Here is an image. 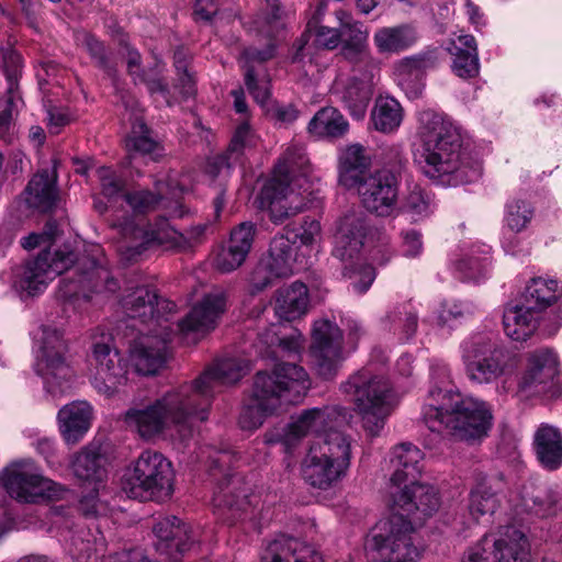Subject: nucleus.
I'll list each match as a JSON object with an SVG mask.
<instances>
[{
    "label": "nucleus",
    "mask_w": 562,
    "mask_h": 562,
    "mask_svg": "<svg viewBox=\"0 0 562 562\" xmlns=\"http://www.w3.org/2000/svg\"><path fill=\"white\" fill-rule=\"evenodd\" d=\"M307 32L314 34L316 45L326 49H335L341 43L340 25L338 27L319 25L316 16L308 21Z\"/></svg>",
    "instance_id": "obj_63"
},
{
    "label": "nucleus",
    "mask_w": 562,
    "mask_h": 562,
    "mask_svg": "<svg viewBox=\"0 0 562 562\" xmlns=\"http://www.w3.org/2000/svg\"><path fill=\"white\" fill-rule=\"evenodd\" d=\"M256 375H263L271 380V385L267 389L271 395L278 396L280 406L283 403L300 402L311 386L307 372L296 363L281 362L276 364L271 373L258 372Z\"/></svg>",
    "instance_id": "obj_23"
},
{
    "label": "nucleus",
    "mask_w": 562,
    "mask_h": 562,
    "mask_svg": "<svg viewBox=\"0 0 562 562\" xmlns=\"http://www.w3.org/2000/svg\"><path fill=\"white\" fill-rule=\"evenodd\" d=\"M533 216L530 203L521 199H514L505 206L504 221L509 229L519 233L527 227Z\"/></svg>",
    "instance_id": "obj_58"
},
{
    "label": "nucleus",
    "mask_w": 562,
    "mask_h": 562,
    "mask_svg": "<svg viewBox=\"0 0 562 562\" xmlns=\"http://www.w3.org/2000/svg\"><path fill=\"white\" fill-rule=\"evenodd\" d=\"M420 150L415 161L434 182L457 187L476 181L482 173L481 162L462 147L459 128L441 114L425 110L419 113Z\"/></svg>",
    "instance_id": "obj_3"
},
{
    "label": "nucleus",
    "mask_w": 562,
    "mask_h": 562,
    "mask_svg": "<svg viewBox=\"0 0 562 562\" xmlns=\"http://www.w3.org/2000/svg\"><path fill=\"white\" fill-rule=\"evenodd\" d=\"M349 130V123L344 115L333 106L318 110L311 119L307 131L316 137L339 138Z\"/></svg>",
    "instance_id": "obj_44"
},
{
    "label": "nucleus",
    "mask_w": 562,
    "mask_h": 562,
    "mask_svg": "<svg viewBox=\"0 0 562 562\" xmlns=\"http://www.w3.org/2000/svg\"><path fill=\"white\" fill-rule=\"evenodd\" d=\"M115 227L124 239L140 240L137 246H148L150 244L178 246L177 231L171 228L167 218L162 216L157 218L154 224H147L146 226H138L132 218L125 217Z\"/></svg>",
    "instance_id": "obj_28"
},
{
    "label": "nucleus",
    "mask_w": 562,
    "mask_h": 562,
    "mask_svg": "<svg viewBox=\"0 0 562 562\" xmlns=\"http://www.w3.org/2000/svg\"><path fill=\"white\" fill-rule=\"evenodd\" d=\"M81 43L93 61V65L112 77L115 72V66L111 58V50L105 46L104 42L99 40L95 35L85 32L81 37Z\"/></svg>",
    "instance_id": "obj_55"
},
{
    "label": "nucleus",
    "mask_w": 562,
    "mask_h": 562,
    "mask_svg": "<svg viewBox=\"0 0 562 562\" xmlns=\"http://www.w3.org/2000/svg\"><path fill=\"white\" fill-rule=\"evenodd\" d=\"M226 312V295L215 291L199 300L178 323L181 337L188 342H198L220 324Z\"/></svg>",
    "instance_id": "obj_18"
},
{
    "label": "nucleus",
    "mask_w": 562,
    "mask_h": 562,
    "mask_svg": "<svg viewBox=\"0 0 562 562\" xmlns=\"http://www.w3.org/2000/svg\"><path fill=\"white\" fill-rule=\"evenodd\" d=\"M533 446L538 460L548 470L562 465V434L551 425L542 424L535 432Z\"/></svg>",
    "instance_id": "obj_39"
},
{
    "label": "nucleus",
    "mask_w": 562,
    "mask_h": 562,
    "mask_svg": "<svg viewBox=\"0 0 562 562\" xmlns=\"http://www.w3.org/2000/svg\"><path fill=\"white\" fill-rule=\"evenodd\" d=\"M70 268L76 270L77 279L60 280L59 295L64 300L90 301L120 288L102 248H42L12 269L11 286L22 300L38 296Z\"/></svg>",
    "instance_id": "obj_2"
},
{
    "label": "nucleus",
    "mask_w": 562,
    "mask_h": 562,
    "mask_svg": "<svg viewBox=\"0 0 562 562\" xmlns=\"http://www.w3.org/2000/svg\"><path fill=\"white\" fill-rule=\"evenodd\" d=\"M341 390L353 402L368 435L378 436L392 409L389 381L374 374L371 369L363 368L342 383Z\"/></svg>",
    "instance_id": "obj_8"
},
{
    "label": "nucleus",
    "mask_w": 562,
    "mask_h": 562,
    "mask_svg": "<svg viewBox=\"0 0 562 562\" xmlns=\"http://www.w3.org/2000/svg\"><path fill=\"white\" fill-rule=\"evenodd\" d=\"M417 40L415 30L406 24L381 27L373 36L378 50L382 54L400 53L411 47Z\"/></svg>",
    "instance_id": "obj_46"
},
{
    "label": "nucleus",
    "mask_w": 562,
    "mask_h": 562,
    "mask_svg": "<svg viewBox=\"0 0 562 562\" xmlns=\"http://www.w3.org/2000/svg\"><path fill=\"white\" fill-rule=\"evenodd\" d=\"M311 246L321 241V224L316 220H305L303 224L284 226L272 239L274 246L295 245Z\"/></svg>",
    "instance_id": "obj_47"
},
{
    "label": "nucleus",
    "mask_w": 562,
    "mask_h": 562,
    "mask_svg": "<svg viewBox=\"0 0 562 562\" xmlns=\"http://www.w3.org/2000/svg\"><path fill=\"white\" fill-rule=\"evenodd\" d=\"M347 470L335 464L310 447L303 461L302 475L315 488L328 490L346 476Z\"/></svg>",
    "instance_id": "obj_35"
},
{
    "label": "nucleus",
    "mask_w": 562,
    "mask_h": 562,
    "mask_svg": "<svg viewBox=\"0 0 562 562\" xmlns=\"http://www.w3.org/2000/svg\"><path fill=\"white\" fill-rule=\"evenodd\" d=\"M307 162L304 148L297 145L289 146L280 156L274 166L276 175L285 176L291 179V175Z\"/></svg>",
    "instance_id": "obj_61"
},
{
    "label": "nucleus",
    "mask_w": 562,
    "mask_h": 562,
    "mask_svg": "<svg viewBox=\"0 0 562 562\" xmlns=\"http://www.w3.org/2000/svg\"><path fill=\"white\" fill-rule=\"evenodd\" d=\"M340 54L358 70H366V76H370L371 79L374 78V72L379 71L378 60L372 56L369 44L341 47Z\"/></svg>",
    "instance_id": "obj_57"
},
{
    "label": "nucleus",
    "mask_w": 562,
    "mask_h": 562,
    "mask_svg": "<svg viewBox=\"0 0 562 562\" xmlns=\"http://www.w3.org/2000/svg\"><path fill=\"white\" fill-rule=\"evenodd\" d=\"M0 485L10 497L25 504L59 501L68 492L65 485L45 476L31 459L14 461L0 471Z\"/></svg>",
    "instance_id": "obj_11"
},
{
    "label": "nucleus",
    "mask_w": 562,
    "mask_h": 562,
    "mask_svg": "<svg viewBox=\"0 0 562 562\" xmlns=\"http://www.w3.org/2000/svg\"><path fill=\"white\" fill-rule=\"evenodd\" d=\"M558 374V358L550 349L541 348L526 357V368L519 381L522 391L540 392Z\"/></svg>",
    "instance_id": "obj_27"
},
{
    "label": "nucleus",
    "mask_w": 562,
    "mask_h": 562,
    "mask_svg": "<svg viewBox=\"0 0 562 562\" xmlns=\"http://www.w3.org/2000/svg\"><path fill=\"white\" fill-rule=\"evenodd\" d=\"M310 351L316 373L331 380L344 360L342 331L336 323L327 318L314 322Z\"/></svg>",
    "instance_id": "obj_16"
},
{
    "label": "nucleus",
    "mask_w": 562,
    "mask_h": 562,
    "mask_svg": "<svg viewBox=\"0 0 562 562\" xmlns=\"http://www.w3.org/2000/svg\"><path fill=\"white\" fill-rule=\"evenodd\" d=\"M290 181L289 177L276 175L273 170V176L265 182L258 195L260 207L269 210L274 223L303 212L306 206L304 198L290 187Z\"/></svg>",
    "instance_id": "obj_21"
},
{
    "label": "nucleus",
    "mask_w": 562,
    "mask_h": 562,
    "mask_svg": "<svg viewBox=\"0 0 562 562\" xmlns=\"http://www.w3.org/2000/svg\"><path fill=\"white\" fill-rule=\"evenodd\" d=\"M180 190L171 180L155 182V192L149 190L136 191L125 195L126 202L138 213H146L161 205L169 217L182 218L189 210L180 202Z\"/></svg>",
    "instance_id": "obj_25"
},
{
    "label": "nucleus",
    "mask_w": 562,
    "mask_h": 562,
    "mask_svg": "<svg viewBox=\"0 0 562 562\" xmlns=\"http://www.w3.org/2000/svg\"><path fill=\"white\" fill-rule=\"evenodd\" d=\"M70 268L76 270L77 279L60 280L59 295L64 300L90 301L120 288L102 248H42L12 269L11 286L22 300L38 296Z\"/></svg>",
    "instance_id": "obj_1"
},
{
    "label": "nucleus",
    "mask_w": 562,
    "mask_h": 562,
    "mask_svg": "<svg viewBox=\"0 0 562 562\" xmlns=\"http://www.w3.org/2000/svg\"><path fill=\"white\" fill-rule=\"evenodd\" d=\"M462 562H529V543L516 527H501L470 548Z\"/></svg>",
    "instance_id": "obj_15"
},
{
    "label": "nucleus",
    "mask_w": 562,
    "mask_h": 562,
    "mask_svg": "<svg viewBox=\"0 0 562 562\" xmlns=\"http://www.w3.org/2000/svg\"><path fill=\"white\" fill-rule=\"evenodd\" d=\"M281 325H271L259 335L260 340L268 348H279L284 356H299L303 349V335L297 329H292L289 335L281 336Z\"/></svg>",
    "instance_id": "obj_51"
},
{
    "label": "nucleus",
    "mask_w": 562,
    "mask_h": 562,
    "mask_svg": "<svg viewBox=\"0 0 562 562\" xmlns=\"http://www.w3.org/2000/svg\"><path fill=\"white\" fill-rule=\"evenodd\" d=\"M503 326L505 334L513 340H526L536 330L537 312L527 304L507 307L503 315Z\"/></svg>",
    "instance_id": "obj_42"
},
{
    "label": "nucleus",
    "mask_w": 562,
    "mask_h": 562,
    "mask_svg": "<svg viewBox=\"0 0 562 562\" xmlns=\"http://www.w3.org/2000/svg\"><path fill=\"white\" fill-rule=\"evenodd\" d=\"M498 506L496 495L488 488L479 486L470 494V515L479 520L480 517L492 515Z\"/></svg>",
    "instance_id": "obj_60"
},
{
    "label": "nucleus",
    "mask_w": 562,
    "mask_h": 562,
    "mask_svg": "<svg viewBox=\"0 0 562 562\" xmlns=\"http://www.w3.org/2000/svg\"><path fill=\"white\" fill-rule=\"evenodd\" d=\"M122 305L133 322L132 327H137V323L148 327L146 333L138 328L142 335L131 348L134 367L140 374H155L168 357L169 344L173 336L168 322L169 316L176 311V304L159 297L151 289L137 288L123 299Z\"/></svg>",
    "instance_id": "obj_5"
},
{
    "label": "nucleus",
    "mask_w": 562,
    "mask_h": 562,
    "mask_svg": "<svg viewBox=\"0 0 562 562\" xmlns=\"http://www.w3.org/2000/svg\"><path fill=\"white\" fill-rule=\"evenodd\" d=\"M124 145L130 156H149L153 160H158L162 155L160 143L153 137L151 128L139 116H135L133 120L131 132L125 137Z\"/></svg>",
    "instance_id": "obj_41"
},
{
    "label": "nucleus",
    "mask_w": 562,
    "mask_h": 562,
    "mask_svg": "<svg viewBox=\"0 0 562 562\" xmlns=\"http://www.w3.org/2000/svg\"><path fill=\"white\" fill-rule=\"evenodd\" d=\"M362 206L376 216H390L396 207L398 181L391 170H378L356 186Z\"/></svg>",
    "instance_id": "obj_20"
},
{
    "label": "nucleus",
    "mask_w": 562,
    "mask_h": 562,
    "mask_svg": "<svg viewBox=\"0 0 562 562\" xmlns=\"http://www.w3.org/2000/svg\"><path fill=\"white\" fill-rule=\"evenodd\" d=\"M561 289L555 280L535 278L526 286L525 302L533 311L540 312L557 301Z\"/></svg>",
    "instance_id": "obj_50"
},
{
    "label": "nucleus",
    "mask_w": 562,
    "mask_h": 562,
    "mask_svg": "<svg viewBox=\"0 0 562 562\" xmlns=\"http://www.w3.org/2000/svg\"><path fill=\"white\" fill-rule=\"evenodd\" d=\"M335 14L340 22L341 47L369 44L368 30L361 22L355 20L350 13L344 10H338Z\"/></svg>",
    "instance_id": "obj_56"
},
{
    "label": "nucleus",
    "mask_w": 562,
    "mask_h": 562,
    "mask_svg": "<svg viewBox=\"0 0 562 562\" xmlns=\"http://www.w3.org/2000/svg\"><path fill=\"white\" fill-rule=\"evenodd\" d=\"M413 531L411 519L393 514L374 527L364 549L373 562H415L420 552L414 544Z\"/></svg>",
    "instance_id": "obj_14"
},
{
    "label": "nucleus",
    "mask_w": 562,
    "mask_h": 562,
    "mask_svg": "<svg viewBox=\"0 0 562 562\" xmlns=\"http://www.w3.org/2000/svg\"><path fill=\"white\" fill-rule=\"evenodd\" d=\"M423 419L431 431L475 441L487 435L493 415L485 402L456 392L450 386L448 367L437 366L432 368V385L423 407Z\"/></svg>",
    "instance_id": "obj_4"
},
{
    "label": "nucleus",
    "mask_w": 562,
    "mask_h": 562,
    "mask_svg": "<svg viewBox=\"0 0 562 562\" xmlns=\"http://www.w3.org/2000/svg\"><path fill=\"white\" fill-rule=\"evenodd\" d=\"M374 128L389 134L396 131L403 121V108L392 97H379L371 112Z\"/></svg>",
    "instance_id": "obj_48"
},
{
    "label": "nucleus",
    "mask_w": 562,
    "mask_h": 562,
    "mask_svg": "<svg viewBox=\"0 0 562 562\" xmlns=\"http://www.w3.org/2000/svg\"><path fill=\"white\" fill-rule=\"evenodd\" d=\"M371 165V159L366 148L360 144H351L341 149L338 154V182L346 189L356 188L361 181Z\"/></svg>",
    "instance_id": "obj_37"
},
{
    "label": "nucleus",
    "mask_w": 562,
    "mask_h": 562,
    "mask_svg": "<svg viewBox=\"0 0 562 562\" xmlns=\"http://www.w3.org/2000/svg\"><path fill=\"white\" fill-rule=\"evenodd\" d=\"M57 180L58 175L55 166L52 169L38 170L24 189L27 204L41 212H49L56 207L59 200Z\"/></svg>",
    "instance_id": "obj_34"
},
{
    "label": "nucleus",
    "mask_w": 562,
    "mask_h": 562,
    "mask_svg": "<svg viewBox=\"0 0 562 562\" xmlns=\"http://www.w3.org/2000/svg\"><path fill=\"white\" fill-rule=\"evenodd\" d=\"M61 231L55 220H49L43 227L42 232L30 233L20 240V246H54L59 241Z\"/></svg>",
    "instance_id": "obj_64"
},
{
    "label": "nucleus",
    "mask_w": 562,
    "mask_h": 562,
    "mask_svg": "<svg viewBox=\"0 0 562 562\" xmlns=\"http://www.w3.org/2000/svg\"><path fill=\"white\" fill-rule=\"evenodd\" d=\"M299 250L300 248H268L262 252L250 274L251 293H259L271 286L276 280L304 269V262L299 259Z\"/></svg>",
    "instance_id": "obj_19"
},
{
    "label": "nucleus",
    "mask_w": 562,
    "mask_h": 562,
    "mask_svg": "<svg viewBox=\"0 0 562 562\" xmlns=\"http://www.w3.org/2000/svg\"><path fill=\"white\" fill-rule=\"evenodd\" d=\"M362 248H334L333 257L340 262L342 276L349 279L358 278L352 289L359 294L366 293L375 279L371 265L364 262Z\"/></svg>",
    "instance_id": "obj_36"
},
{
    "label": "nucleus",
    "mask_w": 562,
    "mask_h": 562,
    "mask_svg": "<svg viewBox=\"0 0 562 562\" xmlns=\"http://www.w3.org/2000/svg\"><path fill=\"white\" fill-rule=\"evenodd\" d=\"M262 562H324L321 553L311 544L281 535L268 543Z\"/></svg>",
    "instance_id": "obj_30"
},
{
    "label": "nucleus",
    "mask_w": 562,
    "mask_h": 562,
    "mask_svg": "<svg viewBox=\"0 0 562 562\" xmlns=\"http://www.w3.org/2000/svg\"><path fill=\"white\" fill-rule=\"evenodd\" d=\"M250 128L247 124H241L236 130L226 153L211 158L206 164V173L215 178L224 170L228 171L232 166L238 162L244 148L248 145Z\"/></svg>",
    "instance_id": "obj_45"
},
{
    "label": "nucleus",
    "mask_w": 562,
    "mask_h": 562,
    "mask_svg": "<svg viewBox=\"0 0 562 562\" xmlns=\"http://www.w3.org/2000/svg\"><path fill=\"white\" fill-rule=\"evenodd\" d=\"M34 370L47 392L56 395L70 387L75 371L70 363L68 346L60 331L42 326L36 338Z\"/></svg>",
    "instance_id": "obj_13"
},
{
    "label": "nucleus",
    "mask_w": 562,
    "mask_h": 562,
    "mask_svg": "<svg viewBox=\"0 0 562 562\" xmlns=\"http://www.w3.org/2000/svg\"><path fill=\"white\" fill-rule=\"evenodd\" d=\"M191 394V385H181L153 403L130 408L125 413V423L144 439L155 438L170 429L186 437L200 422V411Z\"/></svg>",
    "instance_id": "obj_6"
},
{
    "label": "nucleus",
    "mask_w": 562,
    "mask_h": 562,
    "mask_svg": "<svg viewBox=\"0 0 562 562\" xmlns=\"http://www.w3.org/2000/svg\"><path fill=\"white\" fill-rule=\"evenodd\" d=\"M461 360L469 381L488 385L507 381L518 368L516 355L502 346L492 333H474L460 346Z\"/></svg>",
    "instance_id": "obj_7"
},
{
    "label": "nucleus",
    "mask_w": 562,
    "mask_h": 562,
    "mask_svg": "<svg viewBox=\"0 0 562 562\" xmlns=\"http://www.w3.org/2000/svg\"><path fill=\"white\" fill-rule=\"evenodd\" d=\"M380 232L360 211H348L336 224L335 238L342 246H364L379 240Z\"/></svg>",
    "instance_id": "obj_33"
},
{
    "label": "nucleus",
    "mask_w": 562,
    "mask_h": 562,
    "mask_svg": "<svg viewBox=\"0 0 562 562\" xmlns=\"http://www.w3.org/2000/svg\"><path fill=\"white\" fill-rule=\"evenodd\" d=\"M327 427L328 414L325 409L317 407L306 409L288 425L281 441L286 450L290 451L304 437L311 434H317L318 436L311 445V448L348 471L351 460L350 439L337 430H330L325 435H319L324 432Z\"/></svg>",
    "instance_id": "obj_9"
},
{
    "label": "nucleus",
    "mask_w": 562,
    "mask_h": 562,
    "mask_svg": "<svg viewBox=\"0 0 562 562\" xmlns=\"http://www.w3.org/2000/svg\"><path fill=\"white\" fill-rule=\"evenodd\" d=\"M127 367L114 366L112 369H98L91 380L93 387L105 396H112L127 381Z\"/></svg>",
    "instance_id": "obj_54"
},
{
    "label": "nucleus",
    "mask_w": 562,
    "mask_h": 562,
    "mask_svg": "<svg viewBox=\"0 0 562 562\" xmlns=\"http://www.w3.org/2000/svg\"><path fill=\"white\" fill-rule=\"evenodd\" d=\"M271 380L263 375H256L250 403L246 405L239 415V426L245 430H254L260 427L265 419L277 413L281 407L278 396L271 395L267 389Z\"/></svg>",
    "instance_id": "obj_26"
},
{
    "label": "nucleus",
    "mask_w": 562,
    "mask_h": 562,
    "mask_svg": "<svg viewBox=\"0 0 562 562\" xmlns=\"http://www.w3.org/2000/svg\"><path fill=\"white\" fill-rule=\"evenodd\" d=\"M108 457L99 441H91L77 451L70 461L74 475L81 482L100 483L106 476Z\"/></svg>",
    "instance_id": "obj_31"
},
{
    "label": "nucleus",
    "mask_w": 562,
    "mask_h": 562,
    "mask_svg": "<svg viewBox=\"0 0 562 562\" xmlns=\"http://www.w3.org/2000/svg\"><path fill=\"white\" fill-rule=\"evenodd\" d=\"M202 456L205 457L210 475L216 481L213 497L216 506H227L231 509L240 510L244 518L256 519L261 497L256 493L246 494V488H241V479L229 472L233 453L228 450L207 448L202 450Z\"/></svg>",
    "instance_id": "obj_12"
},
{
    "label": "nucleus",
    "mask_w": 562,
    "mask_h": 562,
    "mask_svg": "<svg viewBox=\"0 0 562 562\" xmlns=\"http://www.w3.org/2000/svg\"><path fill=\"white\" fill-rule=\"evenodd\" d=\"M268 5L269 10L259 14L255 20L256 29L259 35L277 40L284 29L283 11L279 3H268Z\"/></svg>",
    "instance_id": "obj_59"
},
{
    "label": "nucleus",
    "mask_w": 562,
    "mask_h": 562,
    "mask_svg": "<svg viewBox=\"0 0 562 562\" xmlns=\"http://www.w3.org/2000/svg\"><path fill=\"white\" fill-rule=\"evenodd\" d=\"M246 362L233 358L218 360L205 370L193 383L191 398L200 411V422L207 419L211 400L223 386L239 381L247 372Z\"/></svg>",
    "instance_id": "obj_17"
},
{
    "label": "nucleus",
    "mask_w": 562,
    "mask_h": 562,
    "mask_svg": "<svg viewBox=\"0 0 562 562\" xmlns=\"http://www.w3.org/2000/svg\"><path fill=\"white\" fill-rule=\"evenodd\" d=\"M390 494L394 514L402 515L406 519L414 517L415 521L432 515L440 504L432 486L417 482L405 484V487L400 491H390Z\"/></svg>",
    "instance_id": "obj_24"
},
{
    "label": "nucleus",
    "mask_w": 562,
    "mask_h": 562,
    "mask_svg": "<svg viewBox=\"0 0 562 562\" xmlns=\"http://www.w3.org/2000/svg\"><path fill=\"white\" fill-rule=\"evenodd\" d=\"M423 452L411 442H402L391 451V465L393 473L390 479L391 491H400L405 484L417 482L420 474Z\"/></svg>",
    "instance_id": "obj_29"
},
{
    "label": "nucleus",
    "mask_w": 562,
    "mask_h": 562,
    "mask_svg": "<svg viewBox=\"0 0 562 562\" xmlns=\"http://www.w3.org/2000/svg\"><path fill=\"white\" fill-rule=\"evenodd\" d=\"M157 538L156 551L166 555L170 562H179L198 541L196 531L176 516H166L157 520L153 527Z\"/></svg>",
    "instance_id": "obj_22"
},
{
    "label": "nucleus",
    "mask_w": 562,
    "mask_h": 562,
    "mask_svg": "<svg viewBox=\"0 0 562 562\" xmlns=\"http://www.w3.org/2000/svg\"><path fill=\"white\" fill-rule=\"evenodd\" d=\"M124 491L131 498L164 502L173 493V471L160 452L145 450L126 473Z\"/></svg>",
    "instance_id": "obj_10"
},
{
    "label": "nucleus",
    "mask_w": 562,
    "mask_h": 562,
    "mask_svg": "<svg viewBox=\"0 0 562 562\" xmlns=\"http://www.w3.org/2000/svg\"><path fill=\"white\" fill-rule=\"evenodd\" d=\"M380 323L383 329L400 335L401 339L408 340L417 330L418 314L409 304H402L386 313Z\"/></svg>",
    "instance_id": "obj_49"
},
{
    "label": "nucleus",
    "mask_w": 562,
    "mask_h": 562,
    "mask_svg": "<svg viewBox=\"0 0 562 562\" xmlns=\"http://www.w3.org/2000/svg\"><path fill=\"white\" fill-rule=\"evenodd\" d=\"M431 205L432 200L428 192L419 184L414 183L407 187V193L403 196L401 210L416 222L431 214Z\"/></svg>",
    "instance_id": "obj_52"
},
{
    "label": "nucleus",
    "mask_w": 562,
    "mask_h": 562,
    "mask_svg": "<svg viewBox=\"0 0 562 562\" xmlns=\"http://www.w3.org/2000/svg\"><path fill=\"white\" fill-rule=\"evenodd\" d=\"M308 303L306 285L294 282L277 291L274 312L280 319L292 322L306 314Z\"/></svg>",
    "instance_id": "obj_38"
},
{
    "label": "nucleus",
    "mask_w": 562,
    "mask_h": 562,
    "mask_svg": "<svg viewBox=\"0 0 562 562\" xmlns=\"http://www.w3.org/2000/svg\"><path fill=\"white\" fill-rule=\"evenodd\" d=\"M247 255L248 248H216L213 266L221 272H231L245 261Z\"/></svg>",
    "instance_id": "obj_62"
},
{
    "label": "nucleus",
    "mask_w": 562,
    "mask_h": 562,
    "mask_svg": "<svg viewBox=\"0 0 562 562\" xmlns=\"http://www.w3.org/2000/svg\"><path fill=\"white\" fill-rule=\"evenodd\" d=\"M373 79L366 76L364 79L351 78L344 87L340 100L350 115L357 120L363 119L373 95Z\"/></svg>",
    "instance_id": "obj_43"
},
{
    "label": "nucleus",
    "mask_w": 562,
    "mask_h": 562,
    "mask_svg": "<svg viewBox=\"0 0 562 562\" xmlns=\"http://www.w3.org/2000/svg\"><path fill=\"white\" fill-rule=\"evenodd\" d=\"M448 50L454 56L452 70L460 78H473L479 75L480 64L476 41L473 35L458 36Z\"/></svg>",
    "instance_id": "obj_40"
},
{
    "label": "nucleus",
    "mask_w": 562,
    "mask_h": 562,
    "mask_svg": "<svg viewBox=\"0 0 562 562\" xmlns=\"http://www.w3.org/2000/svg\"><path fill=\"white\" fill-rule=\"evenodd\" d=\"M92 407L86 401H74L64 405L57 420L59 431L67 445L78 443L91 427Z\"/></svg>",
    "instance_id": "obj_32"
},
{
    "label": "nucleus",
    "mask_w": 562,
    "mask_h": 562,
    "mask_svg": "<svg viewBox=\"0 0 562 562\" xmlns=\"http://www.w3.org/2000/svg\"><path fill=\"white\" fill-rule=\"evenodd\" d=\"M436 57L431 52L420 53L401 59L395 71L402 85L409 83L413 80H419L424 71L434 67Z\"/></svg>",
    "instance_id": "obj_53"
}]
</instances>
